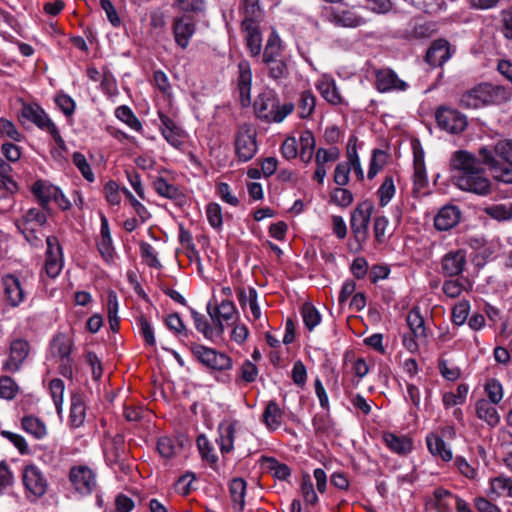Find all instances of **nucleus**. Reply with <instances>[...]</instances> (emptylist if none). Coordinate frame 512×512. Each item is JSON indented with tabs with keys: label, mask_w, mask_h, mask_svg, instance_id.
<instances>
[{
	"label": "nucleus",
	"mask_w": 512,
	"mask_h": 512,
	"mask_svg": "<svg viewBox=\"0 0 512 512\" xmlns=\"http://www.w3.org/2000/svg\"><path fill=\"white\" fill-rule=\"evenodd\" d=\"M414 185L417 189L425 187L427 183V174L424 162V156L422 152L414 153V174H413Z\"/></svg>",
	"instance_id": "a19ab883"
},
{
	"label": "nucleus",
	"mask_w": 512,
	"mask_h": 512,
	"mask_svg": "<svg viewBox=\"0 0 512 512\" xmlns=\"http://www.w3.org/2000/svg\"><path fill=\"white\" fill-rule=\"evenodd\" d=\"M461 212L456 206H444L434 219V226L439 231L453 228L460 220Z\"/></svg>",
	"instance_id": "5701e85b"
},
{
	"label": "nucleus",
	"mask_w": 512,
	"mask_h": 512,
	"mask_svg": "<svg viewBox=\"0 0 512 512\" xmlns=\"http://www.w3.org/2000/svg\"><path fill=\"white\" fill-rule=\"evenodd\" d=\"M373 212V206L370 202H362L353 211L350 220V226L355 240L362 243L367 238L368 225Z\"/></svg>",
	"instance_id": "0eeeda50"
},
{
	"label": "nucleus",
	"mask_w": 512,
	"mask_h": 512,
	"mask_svg": "<svg viewBox=\"0 0 512 512\" xmlns=\"http://www.w3.org/2000/svg\"><path fill=\"white\" fill-rule=\"evenodd\" d=\"M342 187L343 186H340L339 188L333 190L331 199L336 205L347 207L352 203L353 195L348 189Z\"/></svg>",
	"instance_id": "69168bd1"
},
{
	"label": "nucleus",
	"mask_w": 512,
	"mask_h": 512,
	"mask_svg": "<svg viewBox=\"0 0 512 512\" xmlns=\"http://www.w3.org/2000/svg\"><path fill=\"white\" fill-rule=\"evenodd\" d=\"M191 315L195 328L201 332L205 338L212 339L214 336H217L216 326L212 327L204 315L194 309H191Z\"/></svg>",
	"instance_id": "a18cd8bd"
},
{
	"label": "nucleus",
	"mask_w": 512,
	"mask_h": 512,
	"mask_svg": "<svg viewBox=\"0 0 512 512\" xmlns=\"http://www.w3.org/2000/svg\"><path fill=\"white\" fill-rule=\"evenodd\" d=\"M47 223V211L30 208L21 218L15 220V225L24 238L32 245L39 246L44 235L41 228Z\"/></svg>",
	"instance_id": "7ed1b4c3"
},
{
	"label": "nucleus",
	"mask_w": 512,
	"mask_h": 512,
	"mask_svg": "<svg viewBox=\"0 0 512 512\" xmlns=\"http://www.w3.org/2000/svg\"><path fill=\"white\" fill-rule=\"evenodd\" d=\"M207 312L216 326L217 336L224 332V323L231 325L234 323L236 308L232 301L223 300L219 305L212 308L211 303L207 305Z\"/></svg>",
	"instance_id": "6e6552de"
},
{
	"label": "nucleus",
	"mask_w": 512,
	"mask_h": 512,
	"mask_svg": "<svg viewBox=\"0 0 512 512\" xmlns=\"http://www.w3.org/2000/svg\"><path fill=\"white\" fill-rule=\"evenodd\" d=\"M237 89L240 95L242 106L246 107L251 102V84L252 70L247 60H242L238 64Z\"/></svg>",
	"instance_id": "dca6fc26"
},
{
	"label": "nucleus",
	"mask_w": 512,
	"mask_h": 512,
	"mask_svg": "<svg viewBox=\"0 0 512 512\" xmlns=\"http://www.w3.org/2000/svg\"><path fill=\"white\" fill-rule=\"evenodd\" d=\"M2 284L7 302L12 307H17L24 300V288L20 280L14 275H6L2 278Z\"/></svg>",
	"instance_id": "412c9836"
},
{
	"label": "nucleus",
	"mask_w": 512,
	"mask_h": 512,
	"mask_svg": "<svg viewBox=\"0 0 512 512\" xmlns=\"http://www.w3.org/2000/svg\"><path fill=\"white\" fill-rule=\"evenodd\" d=\"M300 152L299 156L305 163H309L314 154L315 138L311 131H303L300 135Z\"/></svg>",
	"instance_id": "4c0bfd02"
},
{
	"label": "nucleus",
	"mask_w": 512,
	"mask_h": 512,
	"mask_svg": "<svg viewBox=\"0 0 512 512\" xmlns=\"http://www.w3.org/2000/svg\"><path fill=\"white\" fill-rule=\"evenodd\" d=\"M321 96L332 105L341 104L342 97L337 89L336 83L331 78L323 77L316 85Z\"/></svg>",
	"instance_id": "c85d7f7f"
},
{
	"label": "nucleus",
	"mask_w": 512,
	"mask_h": 512,
	"mask_svg": "<svg viewBox=\"0 0 512 512\" xmlns=\"http://www.w3.org/2000/svg\"><path fill=\"white\" fill-rule=\"evenodd\" d=\"M30 353V345L24 339H15L10 344L9 357L3 363V369L15 373L20 370Z\"/></svg>",
	"instance_id": "f8f14e48"
},
{
	"label": "nucleus",
	"mask_w": 512,
	"mask_h": 512,
	"mask_svg": "<svg viewBox=\"0 0 512 512\" xmlns=\"http://www.w3.org/2000/svg\"><path fill=\"white\" fill-rule=\"evenodd\" d=\"M22 428L35 439H42L47 435V427L45 423L34 416L23 417Z\"/></svg>",
	"instance_id": "f704fd0d"
},
{
	"label": "nucleus",
	"mask_w": 512,
	"mask_h": 512,
	"mask_svg": "<svg viewBox=\"0 0 512 512\" xmlns=\"http://www.w3.org/2000/svg\"><path fill=\"white\" fill-rule=\"evenodd\" d=\"M86 418V406L81 398L77 394L71 396L70 415L69 422L74 428L82 426Z\"/></svg>",
	"instance_id": "7c9ffc66"
},
{
	"label": "nucleus",
	"mask_w": 512,
	"mask_h": 512,
	"mask_svg": "<svg viewBox=\"0 0 512 512\" xmlns=\"http://www.w3.org/2000/svg\"><path fill=\"white\" fill-rule=\"evenodd\" d=\"M327 19L331 24L344 28H357L366 23L365 18L347 9H331Z\"/></svg>",
	"instance_id": "2eb2a0df"
},
{
	"label": "nucleus",
	"mask_w": 512,
	"mask_h": 512,
	"mask_svg": "<svg viewBox=\"0 0 512 512\" xmlns=\"http://www.w3.org/2000/svg\"><path fill=\"white\" fill-rule=\"evenodd\" d=\"M115 115L120 121L127 124L131 129L138 131V132L141 131V129H142L141 122L139 121V119L135 116V114L132 112V110L128 106H126V105L119 106L115 110Z\"/></svg>",
	"instance_id": "37998d69"
},
{
	"label": "nucleus",
	"mask_w": 512,
	"mask_h": 512,
	"mask_svg": "<svg viewBox=\"0 0 512 512\" xmlns=\"http://www.w3.org/2000/svg\"><path fill=\"white\" fill-rule=\"evenodd\" d=\"M509 97L504 87L484 83L464 93L460 105L467 109H476L488 104L505 102Z\"/></svg>",
	"instance_id": "f03ea898"
},
{
	"label": "nucleus",
	"mask_w": 512,
	"mask_h": 512,
	"mask_svg": "<svg viewBox=\"0 0 512 512\" xmlns=\"http://www.w3.org/2000/svg\"><path fill=\"white\" fill-rule=\"evenodd\" d=\"M484 212L496 220H508L512 218V212L503 204H495L484 208Z\"/></svg>",
	"instance_id": "e2e57ef3"
},
{
	"label": "nucleus",
	"mask_w": 512,
	"mask_h": 512,
	"mask_svg": "<svg viewBox=\"0 0 512 512\" xmlns=\"http://www.w3.org/2000/svg\"><path fill=\"white\" fill-rule=\"evenodd\" d=\"M304 325L308 330H313L321 320L318 310L311 304H304L301 310Z\"/></svg>",
	"instance_id": "3c124183"
},
{
	"label": "nucleus",
	"mask_w": 512,
	"mask_h": 512,
	"mask_svg": "<svg viewBox=\"0 0 512 512\" xmlns=\"http://www.w3.org/2000/svg\"><path fill=\"white\" fill-rule=\"evenodd\" d=\"M395 192L396 188L393 177L386 176L383 183L380 185L377 191L380 206L385 207L394 197Z\"/></svg>",
	"instance_id": "c03bdc74"
},
{
	"label": "nucleus",
	"mask_w": 512,
	"mask_h": 512,
	"mask_svg": "<svg viewBox=\"0 0 512 512\" xmlns=\"http://www.w3.org/2000/svg\"><path fill=\"white\" fill-rule=\"evenodd\" d=\"M197 446H198V449H199L202 457L206 461H208L210 464H214L217 462L218 458L213 453V448H212L209 440L207 439V437H205L204 435H200L197 438Z\"/></svg>",
	"instance_id": "bf43d9fd"
},
{
	"label": "nucleus",
	"mask_w": 512,
	"mask_h": 512,
	"mask_svg": "<svg viewBox=\"0 0 512 512\" xmlns=\"http://www.w3.org/2000/svg\"><path fill=\"white\" fill-rule=\"evenodd\" d=\"M276 101L277 99L272 92L260 94L254 102L256 116L259 119L271 123Z\"/></svg>",
	"instance_id": "b1692460"
},
{
	"label": "nucleus",
	"mask_w": 512,
	"mask_h": 512,
	"mask_svg": "<svg viewBox=\"0 0 512 512\" xmlns=\"http://www.w3.org/2000/svg\"><path fill=\"white\" fill-rule=\"evenodd\" d=\"M300 490L306 504L315 505L318 502V496L308 474L303 475Z\"/></svg>",
	"instance_id": "864d4df0"
},
{
	"label": "nucleus",
	"mask_w": 512,
	"mask_h": 512,
	"mask_svg": "<svg viewBox=\"0 0 512 512\" xmlns=\"http://www.w3.org/2000/svg\"><path fill=\"white\" fill-rule=\"evenodd\" d=\"M484 390L488 396V401L494 404H498L503 399V387L497 379L487 380Z\"/></svg>",
	"instance_id": "603ef678"
},
{
	"label": "nucleus",
	"mask_w": 512,
	"mask_h": 512,
	"mask_svg": "<svg viewBox=\"0 0 512 512\" xmlns=\"http://www.w3.org/2000/svg\"><path fill=\"white\" fill-rule=\"evenodd\" d=\"M406 321L414 337L420 338L426 336L424 319L418 308H413L408 313Z\"/></svg>",
	"instance_id": "58836bf2"
},
{
	"label": "nucleus",
	"mask_w": 512,
	"mask_h": 512,
	"mask_svg": "<svg viewBox=\"0 0 512 512\" xmlns=\"http://www.w3.org/2000/svg\"><path fill=\"white\" fill-rule=\"evenodd\" d=\"M137 322L140 334L144 338L146 344L149 346H154L156 344V339L154 336L153 328L149 321L143 315H141L137 318Z\"/></svg>",
	"instance_id": "052dcab7"
},
{
	"label": "nucleus",
	"mask_w": 512,
	"mask_h": 512,
	"mask_svg": "<svg viewBox=\"0 0 512 512\" xmlns=\"http://www.w3.org/2000/svg\"><path fill=\"white\" fill-rule=\"evenodd\" d=\"M73 164L78 168L83 178L88 182H93L95 179L94 173L86 157L80 152H74L72 155Z\"/></svg>",
	"instance_id": "09e8293b"
},
{
	"label": "nucleus",
	"mask_w": 512,
	"mask_h": 512,
	"mask_svg": "<svg viewBox=\"0 0 512 512\" xmlns=\"http://www.w3.org/2000/svg\"><path fill=\"white\" fill-rule=\"evenodd\" d=\"M163 137L174 147L182 145V130L165 114L159 112Z\"/></svg>",
	"instance_id": "bb28decb"
},
{
	"label": "nucleus",
	"mask_w": 512,
	"mask_h": 512,
	"mask_svg": "<svg viewBox=\"0 0 512 512\" xmlns=\"http://www.w3.org/2000/svg\"><path fill=\"white\" fill-rule=\"evenodd\" d=\"M456 496L444 488H437L433 492V497L430 501L433 503L437 512H450L452 501L455 500Z\"/></svg>",
	"instance_id": "c9c22d12"
},
{
	"label": "nucleus",
	"mask_w": 512,
	"mask_h": 512,
	"mask_svg": "<svg viewBox=\"0 0 512 512\" xmlns=\"http://www.w3.org/2000/svg\"><path fill=\"white\" fill-rule=\"evenodd\" d=\"M268 68L269 77L275 81L286 78L289 74L288 66L282 59L265 64Z\"/></svg>",
	"instance_id": "5fc2aeb1"
},
{
	"label": "nucleus",
	"mask_w": 512,
	"mask_h": 512,
	"mask_svg": "<svg viewBox=\"0 0 512 512\" xmlns=\"http://www.w3.org/2000/svg\"><path fill=\"white\" fill-rule=\"evenodd\" d=\"M282 53L281 39L276 33H271L263 52V63L280 60Z\"/></svg>",
	"instance_id": "473e14b6"
},
{
	"label": "nucleus",
	"mask_w": 512,
	"mask_h": 512,
	"mask_svg": "<svg viewBox=\"0 0 512 512\" xmlns=\"http://www.w3.org/2000/svg\"><path fill=\"white\" fill-rule=\"evenodd\" d=\"M466 265V251L463 249L453 250L442 258L441 269L446 276L453 277L461 274Z\"/></svg>",
	"instance_id": "6ab92c4d"
},
{
	"label": "nucleus",
	"mask_w": 512,
	"mask_h": 512,
	"mask_svg": "<svg viewBox=\"0 0 512 512\" xmlns=\"http://www.w3.org/2000/svg\"><path fill=\"white\" fill-rule=\"evenodd\" d=\"M50 392L58 414L62 412L64 382L61 379H53L50 382Z\"/></svg>",
	"instance_id": "6e6d98bb"
},
{
	"label": "nucleus",
	"mask_w": 512,
	"mask_h": 512,
	"mask_svg": "<svg viewBox=\"0 0 512 512\" xmlns=\"http://www.w3.org/2000/svg\"><path fill=\"white\" fill-rule=\"evenodd\" d=\"M451 57L449 43L444 39L432 43L426 53V61L431 66L443 65Z\"/></svg>",
	"instance_id": "4be33fe9"
},
{
	"label": "nucleus",
	"mask_w": 512,
	"mask_h": 512,
	"mask_svg": "<svg viewBox=\"0 0 512 512\" xmlns=\"http://www.w3.org/2000/svg\"><path fill=\"white\" fill-rule=\"evenodd\" d=\"M256 136L257 132L251 125L239 127L235 136V152L239 161L247 162L255 156L258 150Z\"/></svg>",
	"instance_id": "20e7f679"
},
{
	"label": "nucleus",
	"mask_w": 512,
	"mask_h": 512,
	"mask_svg": "<svg viewBox=\"0 0 512 512\" xmlns=\"http://www.w3.org/2000/svg\"><path fill=\"white\" fill-rule=\"evenodd\" d=\"M32 192L37 197L41 208L49 212V202L55 197L57 187L43 181H37L32 186Z\"/></svg>",
	"instance_id": "cd10ccee"
},
{
	"label": "nucleus",
	"mask_w": 512,
	"mask_h": 512,
	"mask_svg": "<svg viewBox=\"0 0 512 512\" xmlns=\"http://www.w3.org/2000/svg\"><path fill=\"white\" fill-rule=\"evenodd\" d=\"M468 390L469 388L466 384H460L457 387V393L446 392L443 395V404L446 407H451L464 403Z\"/></svg>",
	"instance_id": "8fccbe9b"
},
{
	"label": "nucleus",
	"mask_w": 512,
	"mask_h": 512,
	"mask_svg": "<svg viewBox=\"0 0 512 512\" xmlns=\"http://www.w3.org/2000/svg\"><path fill=\"white\" fill-rule=\"evenodd\" d=\"M206 215H207L209 224L213 228L218 229L222 226V223H223L222 209L219 204H217V203L208 204L206 207Z\"/></svg>",
	"instance_id": "13d9d810"
},
{
	"label": "nucleus",
	"mask_w": 512,
	"mask_h": 512,
	"mask_svg": "<svg viewBox=\"0 0 512 512\" xmlns=\"http://www.w3.org/2000/svg\"><path fill=\"white\" fill-rule=\"evenodd\" d=\"M229 490L234 508L242 511L245 506L246 482L242 478H234Z\"/></svg>",
	"instance_id": "72a5a7b5"
},
{
	"label": "nucleus",
	"mask_w": 512,
	"mask_h": 512,
	"mask_svg": "<svg viewBox=\"0 0 512 512\" xmlns=\"http://www.w3.org/2000/svg\"><path fill=\"white\" fill-rule=\"evenodd\" d=\"M315 97L310 91L302 92L298 104L299 116L303 119L312 115L315 109Z\"/></svg>",
	"instance_id": "49530a36"
},
{
	"label": "nucleus",
	"mask_w": 512,
	"mask_h": 512,
	"mask_svg": "<svg viewBox=\"0 0 512 512\" xmlns=\"http://www.w3.org/2000/svg\"><path fill=\"white\" fill-rule=\"evenodd\" d=\"M491 490L499 495L506 493L507 496L512 497V480L503 476L496 477L491 482Z\"/></svg>",
	"instance_id": "680f3d73"
},
{
	"label": "nucleus",
	"mask_w": 512,
	"mask_h": 512,
	"mask_svg": "<svg viewBox=\"0 0 512 512\" xmlns=\"http://www.w3.org/2000/svg\"><path fill=\"white\" fill-rule=\"evenodd\" d=\"M153 187L158 195L170 200H177L182 196L178 186L168 183L163 177L155 178Z\"/></svg>",
	"instance_id": "e433bc0d"
},
{
	"label": "nucleus",
	"mask_w": 512,
	"mask_h": 512,
	"mask_svg": "<svg viewBox=\"0 0 512 512\" xmlns=\"http://www.w3.org/2000/svg\"><path fill=\"white\" fill-rule=\"evenodd\" d=\"M218 443L222 453H229L233 449L234 432L233 424H222L219 426Z\"/></svg>",
	"instance_id": "79ce46f5"
},
{
	"label": "nucleus",
	"mask_w": 512,
	"mask_h": 512,
	"mask_svg": "<svg viewBox=\"0 0 512 512\" xmlns=\"http://www.w3.org/2000/svg\"><path fill=\"white\" fill-rule=\"evenodd\" d=\"M140 252L143 259L150 267L159 268L161 263L158 260L153 246L149 243L142 242L140 244Z\"/></svg>",
	"instance_id": "774afa93"
},
{
	"label": "nucleus",
	"mask_w": 512,
	"mask_h": 512,
	"mask_svg": "<svg viewBox=\"0 0 512 512\" xmlns=\"http://www.w3.org/2000/svg\"><path fill=\"white\" fill-rule=\"evenodd\" d=\"M376 87L378 91H404L408 87L407 83L399 79L397 74L391 69H381L376 72Z\"/></svg>",
	"instance_id": "aec40b11"
},
{
	"label": "nucleus",
	"mask_w": 512,
	"mask_h": 512,
	"mask_svg": "<svg viewBox=\"0 0 512 512\" xmlns=\"http://www.w3.org/2000/svg\"><path fill=\"white\" fill-rule=\"evenodd\" d=\"M436 120L440 128L452 134L462 132L467 126L465 115L445 107L437 110Z\"/></svg>",
	"instance_id": "9d476101"
},
{
	"label": "nucleus",
	"mask_w": 512,
	"mask_h": 512,
	"mask_svg": "<svg viewBox=\"0 0 512 512\" xmlns=\"http://www.w3.org/2000/svg\"><path fill=\"white\" fill-rule=\"evenodd\" d=\"M340 151L336 147H332L329 150L320 148L316 152L315 163L316 166H325L327 162H332L338 159Z\"/></svg>",
	"instance_id": "0e129e2a"
},
{
	"label": "nucleus",
	"mask_w": 512,
	"mask_h": 512,
	"mask_svg": "<svg viewBox=\"0 0 512 512\" xmlns=\"http://www.w3.org/2000/svg\"><path fill=\"white\" fill-rule=\"evenodd\" d=\"M490 149L493 151V156L502 163H512V140L499 141Z\"/></svg>",
	"instance_id": "de8ad7c7"
},
{
	"label": "nucleus",
	"mask_w": 512,
	"mask_h": 512,
	"mask_svg": "<svg viewBox=\"0 0 512 512\" xmlns=\"http://www.w3.org/2000/svg\"><path fill=\"white\" fill-rule=\"evenodd\" d=\"M483 160L467 151H457L451 159L452 180L465 192L486 196L491 192V181L486 175Z\"/></svg>",
	"instance_id": "f257e3e1"
},
{
	"label": "nucleus",
	"mask_w": 512,
	"mask_h": 512,
	"mask_svg": "<svg viewBox=\"0 0 512 512\" xmlns=\"http://www.w3.org/2000/svg\"><path fill=\"white\" fill-rule=\"evenodd\" d=\"M172 32L176 44L186 49L195 32V25L187 16L176 17L172 23Z\"/></svg>",
	"instance_id": "f3484780"
},
{
	"label": "nucleus",
	"mask_w": 512,
	"mask_h": 512,
	"mask_svg": "<svg viewBox=\"0 0 512 512\" xmlns=\"http://www.w3.org/2000/svg\"><path fill=\"white\" fill-rule=\"evenodd\" d=\"M19 120L22 123H34L40 129L48 130L51 124H54L45 111L36 103H22L19 112Z\"/></svg>",
	"instance_id": "ddd939ff"
},
{
	"label": "nucleus",
	"mask_w": 512,
	"mask_h": 512,
	"mask_svg": "<svg viewBox=\"0 0 512 512\" xmlns=\"http://www.w3.org/2000/svg\"><path fill=\"white\" fill-rule=\"evenodd\" d=\"M427 447L430 453L440 457L443 461L448 462L453 458V454L444 440L436 434H429L426 437Z\"/></svg>",
	"instance_id": "c756f323"
},
{
	"label": "nucleus",
	"mask_w": 512,
	"mask_h": 512,
	"mask_svg": "<svg viewBox=\"0 0 512 512\" xmlns=\"http://www.w3.org/2000/svg\"><path fill=\"white\" fill-rule=\"evenodd\" d=\"M47 251H46V262L45 271L51 278H55L59 275L62 270L63 263L61 257V247L56 237H46Z\"/></svg>",
	"instance_id": "4468645a"
},
{
	"label": "nucleus",
	"mask_w": 512,
	"mask_h": 512,
	"mask_svg": "<svg viewBox=\"0 0 512 512\" xmlns=\"http://www.w3.org/2000/svg\"><path fill=\"white\" fill-rule=\"evenodd\" d=\"M241 26L245 33L246 45L250 55L253 57L260 55L262 49V37L258 22L252 18H244Z\"/></svg>",
	"instance_id": "a211bd4d"
},
{
	"label": "nucleus",
	"mask_w": 512,
	"mask_h": 512,
	"mask_svg": "<svg viewBox=\"0 0 512 512\" xmlns=\"http://www.w3.org/2000/svg\"><path fill=\"white\" fill-rule=\"evenodd\" d=\"M495 405L496 404L489 402L487 399H479L475 403L477 417L491 427H495L500 423V415Z\"/></svg>",
	"instance_id": "393cba45"
},
{
	"label": "nucleus",
	"mask_w": 512,
	"mask_h": 512,
	"mask_svg": "<svg viewBox=\"0 0 512 512\" xmlns=\"http://www.w3.org/2000/svg\"><path fill=\"white\" fill-rule=\"evenodd\" d=\"M479 156L483 163L490 167L494 173V178L504 183H512V163H502L493 156V151L489 147H481Z\"/></svg>",
	"instance_id": "9b49d317"
},
{
	"label": "nucleus",
	"mask_w": 512,
	"mask_h": 512,
	"mask_svg": "<svg viewBox=\"0 0 512 512\" xmlns=\"http://www.w3.org/2000/svg\"><path fill=\"white\" fill-rule=\"evenodd\" d=\"M23 484L27 492L35 498L42 497L48 488V482L36 465H27L22 474Z\"/></svg>",
	"instance_id": "1a4fd4ad"
},
{
	"label": "nucleus",
	"mask_w": 512,
	"mask_h": 512,
	"mask_svg": "<svg viewBox=\"0 0 512 512\" xmlns=\"http://www.w3.org/2000/svg\"><path fill=\"white\" fill-rule=\"evenodd\" d=\"M72 342L66 336L59 334L52 341V354L58 356L62 361H70Z\"/></svg>",
	"instance_id": "ea45409f"
},
{
	"label": "nucleus",
	"mask_w": 512,
	"mask_h": 512,
	"mask_svg": "<svg viewBox=\"0 0 512 512\" xmlns=\"http://www.w3.org/2000/svg\"><path fill=\"white\" fill-rule=\"evenodd\" d=\"M383 441L392 452L399 455H406L411 452L413 448L411 438L405 435H397L392 432H385L383 434Z\"/></svg>",
	"instance_id": "a878e982"
},
{
	"label": "nucleus",
	"mask_w": 512,
	"mask_h": 512,
	"mask_svg": "<svg viewBox=\"0 0 512 512\" xmlns=\"http://www.w3.org/2000/svg\"><path fill=\"white\" fill-rule=\"evenodd\" d=\"M438 368L442 377L448 381H456L461 376V370L455 365H450L447 360H440Z\"/></svg>",
	"instance_id": "338daca9"
},
{
	"label": "nucleus",
	"mask_w": 512,
	"mask_h": 512,
	"mask_svg": "<svg viewBox=\"0 0 512 512\" xmlns=\"http://www.w3.org/2000/svg\"><path fill=\"white\" fill-rule=\"evenodd\" d=\"M283 418V411L275 401H269L262 415V421L269 430H276L280 427Z\"/></svg>",
	"instance_id": "2f4dec72"
},
{
	"label": "nucleus",
	"mask_w": 512,
	"mask_h": 512,
	"mask_svg": "<svg viewBox=\"0 0 512 512\" xmlns=\"http://www.w3.org/2000/svg\"><path fill=\"white\" fill-rule=\"evenodd\" d=\"M17 393L18 386L11 377H0V398L11 400L16 397Z\"/></svg>",
	"instance_id": "4d7b16f0"
},
{
	"label": "nucleus",
	"mask_w": 512,
	"mask_h": 512,
	"mask_svg": "<svg viewBox=\"0 0 512 512\" xmlns=\"http://www.w3.org/2000/svg\"><path fill=\"white\" fill-rule=\"evenodd\" d=\"M193 355L206 367L215 370H228L232 367V361L228 355L218 352L203 345L192 346Z\"/></svg>",
	"instance_id": "39448f33"
},
{
	"label": "nucleus",
	"mask_w": 512,
	"mask_h": 512,
	"mask_svg": "<svg viewBox=\"0 0 512 512\" xmlns=\"http://www.w3.org/2000/svg\"><path fill=\"white\" fill-rule=\"evenodd\" d=\"M69 480L75 490L82 495L91 494L97 486L94 471L85 465H77L70 469Z\"/></svg>",
	"instance_id": "423d86ee"
}]
</instances>
